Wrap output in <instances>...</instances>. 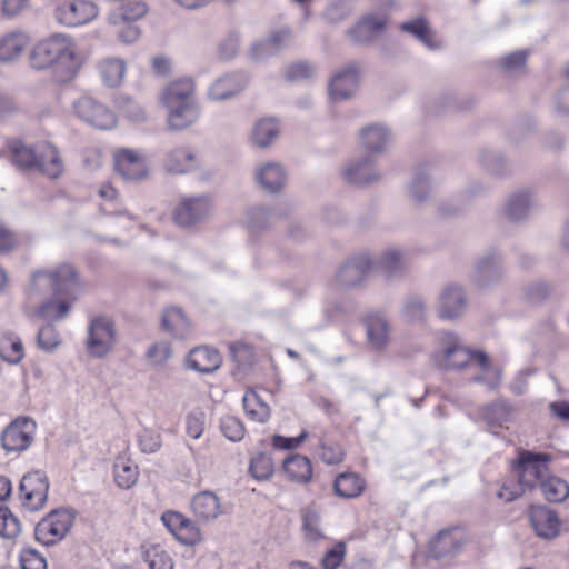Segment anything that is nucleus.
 <instances>
[{
	"mask_svg": "<svg viewBox=\"0 0 569 569\" xmlns=\"http://www.w3.org/2000/svg\"><path fill=\"white\" fill-rule=\"evenodd\" d=\"M49 495V479L40 471L23 476L19 487V498L24 509L38 511L42 509Z\"/></svg>",
	"mask_w": 569,
	"mask_h": 569,
	"instance_id": "nucleus-8",
	"label": "nucleus"
},
{
	"mask_svg": "<svg viewBox=\"0 0 569 569\" xmlns=\"http://www.w3.org/2000/svg\"><path fill=\"white\" fill-rule=\"evenodd\" d=\"M347 552V547L345 542L339 541L336 542L331 548H329L322 559L321 566L323 569H338L345 560Z\"/></svg>",
	"mask_w": 569,
	"mask_h": 569,
	"instance_id": "nucleus-43",
	"label": "nucleus"
},
{
	"mask_svg": "<svg viewBox=\"0 0 569 569\" xmlns=\"http://www.w3.org/2000/svg\"><path fill=\"white\" fill-rule=\"evenodd\" d=\"M12 487L11 481L7 477H0V501L8 499L11 496Z\"/></svg>",
	"mask_w": 569,
	"mask_h": 569,
	"instance_id": "nucleus-60",
	"label": "nucleus"
},
{
	"mask_svg": "<svg viewBox=\"0 0 569 569\" xmlns=\"http://www.w3.org/2000/svg\"><path fill=\"white\" fill-rule=\"evenodd\" d=\"M143 559L149 569H174L176 567L171 552L160 543L146 545Z\"/></svg>",
	"mask_w": 569,
	"mask_h": 569,
	"instance_id": "nucleus-28",
	"label": "nucleus"
},
{
	"mask_svg": "<svg viewBox=\"0 0 569 569\" xmlns=\"http://www.w3.org/2000/svg\"><path fill=\"white\" fill-rule=\"evenodd\" d=\"M186 431L192 439H199L204 431V415L193 412L187 417Z\"/></svg>",
	"mask_w": 569,
	"mask_h": 569,
	"instance_id": "nucleus-50",
	"label": "nucleus"
},
{
	"mask_svg": "<svg viewBox=\"0 0 569 569\" xmlns=\"http://www.w3.org/2000/svg\"><path fill=\"white\" fill-rule=\"evenodd\" d=\"M254 178L261 190L268 193H277L284 188L288 173L282 164L268 161L256 168Z\"/></svg>",
	"mask_w": 569,
	"mask_h": 569,
	"instance_id": "nucleus-13",
	"label": "nucleus"
},
{
	"mask_svg": "<svg viewBox=\"0 0 569 569\" xmlns=\"http://www.w3.org/2000/svg\"><path fill=\"white\" fill-rule=\"evenodd\" d=\"M38 166L44 174L50 178H58L63 171L62 160L57 149L49 144H40L37 147Z\"/></svg>",
	"mask_w": 569,
	"mask_h": 569,
	"instance_id": "nucleus-27",
	"label": "nucleus"
},
{
	"mask_svg": "<svg viewBox=\"0 0 569 569\" xmlns=\"http://www.w3.org/2000/svg\"><path fill=\"white\" fill-rule=\"evenodd\" d=\"M341 176L349 183L362 184L373 180L378 174L370 162L357 160L348 163L343 168Z\"/></svg>",
	"mask_w": 569,
	"mask_h": 569,
	"instance_id": "nucleus-30",
	"label": "nucleus"
},
{
	"mask_svg": "<svg viewBox=\"0 0 569 569\" xmlns=\"http://www.w3.org/2000/svg\"><path fill=\"white\" fill-rule=\"evenodd\" d=\"M221 430L230 441H240L246 433L243 423L234 417H227L222 420Z\"/></svg>",
	"mask_w": 569,
	"mask_h": 569,
	"instance_id": "nucleus-46",
	"label": "nucleus"
},
{
	"mask_svg": "<svg viewBox=\"0 0 569 569\" xmlns=\"http://www.w3.org/2000/svg\"><path fill=\"white\" fill-rule=\"evenodd\" d=\"M198 164L196 154L189 149H176L168 154L167 168L174 173H186Z\"/></svg>",
	"mask_w": 569,
	"mask_h": 569,
	"instance_id": "nucleus-33",
	"label": "nucleus"
},
{
	"mask_svg": "<svg viewBox=\"0 0 569 569\" xmlns=\"http://www.w3.org/2000/svg\"><path fill=\"white\" fill-rule=\"evenodd\" d=\"M176 1L186 8L194 9V8L207 4L211 0H176Z\"/></svg>",
	"mask_w": 569,
	"mask_h": 569,
	"instance_id": "nucleus-62",
	"label": "nucleus"
},
{
	"mask_svg": "<svg viewBox=\"0 0 569 569\" xmlns=\"http://www.w3.org/2000/svg\"><path fill=\"white\" fill-rule=\"evenodd\" d=\"M36 433V421L28 417H19L2 430L1 447L7 453L23 452L33 443Z\"/></svg>",
	"mask_w": 569,
	"mask_h": 569,
	"instance_id": "nucleus-6",
	"label": "nucleus"
},
{
	"mask_svg": "<svg viewBox=\"0 0 569 569\" xmlns=\"http://www.w3.org/2000/svg\"><path fill=\"white\" fill-rule=\"evenodd\" d=\"M516 472L525 489L540 486L548 477L547 460L542 456L523 453L516 466Z\"/></svg>",
	"mask_w": 569,
	"mask_h": 569,
	"instance_id": "nucleus-12",
	"label": "nucleus"
},
{
	"mask_svg": "<svg viewBox=\"0 0 569 569\" xmlns=\"http://www.w3.org/2000/svg\"><path fill=\"white\" fill-rule=\"evenodd\" d=\"M99 76L102 82L107 87L120 86L126 77L127 66L122 59L119 58H106L98 67Z\"/></svg>",
	"mask_w": 569,
	"mask_h": 569,
	"instance_id": "nucleus-26",
	"label": "nucleus"
},
{
	"mask_svg": "<svg viewBox=\"0 0 569 569\" xmlns=\"http://www.w3.org/2000/svg\"><path fill=\"white\" fill-rule=\"evenodd\" d=\"M21 532L19 519L6 507H0V536L16 538Z\"/></svg>",
	"mask_w": 569,
	"mask_h": 569,
	"instance_id": "nucleus-42",
	"label": "nucleus"
},
{
	"mask_svg": "<svg viewBox=\"0 0 569 569\" xmlns=\"http://www.w3.org/2000/svg\"><path fill=\"white\" fill-rule=\"evenodd\" d=\"M116 331L107 319H96L91 322L87 339L88 352L96 358L106 356L114 346Z\"/></svg>",
	"mask_w": 569,
	"mask_h": 569,
	"instance_id": "nucleus-11",
	"label": "nucleus"
},
{
	"mask_svg": "<svg viewBox=\"0 0 569 569\" xmlns=\"http://www.w3.org/2000/svg\"><path fill=\"white\" fill-rule=\"evenodd\" d=\"M359 84L358 73L355 68L349 67L336 72L329 81L328 94L332 102H340L350 99L357 91Z\"/></svg>",
	"mask_w": 569,
	"mask_h": 569,
	"instance_id": "nucleus-14",
	"label": "nucleus"
},
{
	"mask_svg": "<svg viewBox=\"0 0 569 569\" xmlns=\"http://www.w3.org/2000/svg\"><path fill=\"white\" fill-rule=\"evenodd\" d=\"M147 11V6L143 2H130L121 9L110 12L108 21L112 27H121L126 21H134L142 18Z\"/></svg>",
	"mask_w": 569,
	"mask_h": 569,
	"instance_id": "nucleus-35",
	"label": "nucleus"
},
{
	"mask_svg": "<svg viewBox=\"0 0 569 569\" xmlns=\"http://www.w3.org/2000/svg\"><path fill=\"white\" fill-rule=\"evenodd\" d=\"M249 472L257 481H267L274 473V465L271 456L264 452H257L249 462Z\"/></svg>",
	"mask_w": 569,
	"mask_h": 569,
	"instance_id": "nucleus-38",
	"label": "nucleus"
},
{
	"mask_svg": "<svg viewBox=\"0 0 569 569\" xmlns=\"http://www.w3.org/2000/svg\"><path fill=\"white\" fill-rule=\"evenodd\" d=\"M558 103L563 111L569 112V90L561 92Z\"/></svg>",
	"mask_w": 569,
	"mask_h": 569,
	"instance_id": "nucleus-63",
	"label": "nucleus"
},
{
	"mask_svg": "<svg viewBox=\"0 0 569 569\" xmlns=\"http://www.w3.org/2000/svg\"><path fill=\"white\" fill-rule=\"evenodd\" d=\"M191 509L202 521H210L221 513V503L213 492L202 491L192 498Z\"/></svg>",
	"mask_w": 569,
	"mask_h": 569,
	"instance_id": "nucleus-24",
	"label": "nucleus"
},
{
	"mask_svg": "<svg viewBox=\"0 0 569 569\" xmlns=\"http://www.w3.org/2000/svg\"><path fill=\"white\" fill-rule=\"evenodd\" d=\"M74 112L82 121L101 130L112 129L117 123L114 112L108 106L90 97L77 100Z\"/></svg>",
	"mask_w": 569,
	"mask_h": 569,
	"instance_id": "nucleus-9",
	"label": "nucleus"
},
{
	"mask_svg": "<svg viewBox=\"0 0 569 569\" xmlns=\"http://www.w3.org/2000/svg\"><path fill=\"white\" fill-rule=\"evenodd\" d=\"M308 432L302 430L297 437H284L280 435H273L271 438V445L278 450H295L302 446L307 440Z\"/></svg>",
	"mask_w": 569,
	"mask_h": 569,
	"instance_id": "nucleus-45",
	"label": "nucleus"
},
{
	"mask_svg": "<svg viewBox=\"0 0 569 569\" xmlns=\"http://www.w3.org/2000/svg\"><path fill=\"white\" fill-rule=\"evenodd\" d=\"M367 337L370 346L376 349H381L388 343L389 330L383 317L371 316L368 318Z\"/></svg>",
	"mask_w": 569,
	"mask_h": 569,
	"instance_id": "nucleus-34",
	"label": "nucleus"
},
{
	"mask_svg": "<svg viewBox=\"0 0 569 569\" xmlns=\"http://www.w3.org/2000/svg\"><path fill=\"white\" fill-rule=\"evenodd\" d=\"M82 290V282L71 264L32 273L26 289L28 303L36 317L46 321L63 319L71 302Z\"/></svg>",
	"mask_w": 569,
	"mask_h": 569,
	"instance_id": "nucleus-1",
	"label": "nucleus"
},
{
	"mask_svg": "<svg viewBox=\"0 0 569 569\" xmlns=\"http://www.w3.org/2000/svg\"><path fill=\"white\" fill-rule=\"evenodd\" d=\"M9 286V277L7 272L0 267V292L4 291Z\"/></svg>",
	"mask_w": 569,
	"mask_h": 569,
	"instance_id": "nucleus-64",
	"label": "nucleus"
},
{
	"mask_svg": "<svg viewBox=\"0 0 569 569\" xmlns=\"http://www.w3.org/2000/svg\"><path fill=\"white\" fill-rule=\"evenodd\" d=\"M162 330L174 339H187L192 332V321L189 316L177 307H168L161 315Z\"/></svg>",
	"mask_w": 569,
	"mask_h": 569,
	"instance_id": "nucleus-16",
	"label": "nucleus"
},
{
	"mask_svg": "<svg viewBox=\"0 0 569 569\" xmlns=\"http://www.w3.org/2000/svg\"><path fill=\"white\" fill-rule=\"evenodd\" d=\"M30 43L23 31H10L0 36V62H12L20 58Z\"/></svg>",
	"mask_w": 569,
	"mask_h": 569,
	"instance_id": "nucleus-22",
	"label": "nucleus"
},
{
	"mask_svg": "<svg viewBox=\"0 0 569 569\" xmlns=\"http://www.w3.org/2000/svg\"><path fill=\"white\" fill-rule=\"evenodd\" d=\"M402 28L420 39L427 47L435 48L437 46V42L432 39L431 31L425 20L419 19L403 23Z\"/></svg>",
	"mask_w": 569,
	"mask_h": 569,
	"instance_id": "nucleus-44",
	"label": "nucleus"
},
{
	"mask_svg": "<svg viewBox=\"0 0 569 569\" xmlns=\"http://www.w3.org/2000/svg\"><path fill=\"white\" fill-rule=\"evenodd\" d=\"M26 356L22 340L12 333H4L0 337V357L10 365H17Z\"/></svg>",
	"mask_w": 569,
	"mask_h": 569,
	"instance_id": "nucleus-32",
	"label": "nucleus"
},
{
	"mask_svg": "<svg viewBox=\"0 0 569 569\" xmlns=\"http://www.w3.org/2000/svg\"><path fill=\"white\" fill-rule=\"evenodd\" d=\"M463 306V295L459 288H446L440 295L439 313L442 318L450 319L459 316Z\"/></svg>",
	"mask_w": 569,
	"mask_h": 569,
	"instance_id": "nucleus-29",
	"label": "nucleus"
},
{
	"mask_svg": "<svg viewBox=\"0 0 569 569\" xmlns=\"http://www.w3.org/2000/svg\"><path fill=\"white\" fill-rule=\"evenodd\" d=\"M279 133L280 127L276 120L262 118L253 124L249 142L253 148L266 150L274 143Z\"/></svg>",
	"mask_w": 569,
	"mask_h": 569,
	"instance_id": "nucleus-23",
	"label": "nucleus"
},
{
	"mask_svg": "<svg viewBox=\"0 0 569 569\" xmlns=\"http://www.w3.org/2000/svg\"><path fill=\"white\" fill-rule=\"evenodd\" d=\"M22 569H47L46 558L34 549H24L20 553Z\"/></svg>",
	"mask_w": 569,
	"mask_h": 569,
	"instance_id": "nucleus-48",
	"label": "nucleus"
},
{
	"mask_svg": "<svg viewBox=\"0 0 569 569\" xmlns=\"http://www.w3.org/2000/svg\"><path fill=\"white\" fill-rule=\"evenodd\" d=\"M523 491L525 488L520 483L519 486H513L511 483V487L503 485L499 490L498 496L500 499L510 502L520 497L523 493Z\"/></svg>",
	"mask_w": 569,
	"mask_h": 569,
	"instance_id": "nucleus-57",
	"label": "nucleus"
},
{
	"mask_svg": "<svg viewBox=\"0 0 569 569\" xmlns=\"http://www.w3.org/2000/svg\"><path fill=\"white\" fill-rule=\"evenodd\" d=\"M117 170L128 180H140L150 172L147 159L132 150H122L116 157Z\"/></svg>",
	"mask_w": 569,
	"mask_h": 569,
	"instance_id": "nucleus-15",
	"label": "nucleus"
},
{
	"mask_svg": "<svg viewBox=\"0 0 569 569\" xmlns=\"http://www.w3.org/2000/svg\"><path fill=\"white\" fill-rule=\"evenodd\" d=\"M283 472L292 482L307 483L312 478V466L310 460L302 455H292L282 462Z\"/></svg>",
	"mask_w": 569,
	"mask_h": 569,
	"instance_id": "nucleus-25",
	"label": "nucleus"
},
{
	"mask_svg": "<svg viewBox=\"0 0 569 569\" xmlns=\"http://www.w3.org/2000/svg\"><path fill=\"white\" fill-rule=\"evenodd\" d=\"M363 489V480L355 473H342L335 481L336 493L342 498L358 497Z\"/></svg>",
	"mask_w": 569,
	"mask_h": 569,
	"instance_id": "nucleus-37",
	"label": "nucleus"
},
{
	"mask_svg": "<svg viewBox=\"0 0 569 569\" xmlns=\"http://www.w3.org/2000/svg\"><path fill=\"white\" fill-rule=\"evenodd\" d=\"M119 40L123 43H132L140 37L139 28L133 21H126L121 27H113Z\"/></svg>",
	"mask_w": 569,
	"mask_h": 569,
	"instance_id": "nucleus-51",
	"label": "nucleus"
},
{
	"mask_svg": "<svg viewBox=\"0 0 569 569\" xmlns=\"http://www.w3.org/2000/svg\"><path fill=\"white\" fill-rule=\"evenodd\" d=\"M302 530L309 541H318L325 537L319 512L311 509L306 510L302 517Z\"/></svg>",
	"mask_w": 569,
	"mask_h": 569,
	"instance_id": "nucleus-40",
	"label": "nucleus"
},
{
	"mask_svg": "<svg viewBox=\"0 0 569 569\" xmlns=\"http://www.w3.org/2000/svg\"><path fill=\"white\" fill-rule=\"evenodd\" d=\"M142 451L152 453L160 449L161 440L160 437L151 432H144L141 435L139 440Z\"/></svg>",
	"mask_w": 569,
	"mask_h": 569,
	"instance_id": "nucleus-54",
	"label": "nucleus"
},
{
	"mask_svg": "<svg viewBox=\"0 0 569 569\" xmlns=\"http://www.w3.org/2000/svg\"><path fill=\"white\" fill-rule=\"evenodd\" d=\"M161 520L172 536L183 546L194 547L203 542L204 537L197 523L177 511H166Z\"/></svg>",
	"mask_w": 569,
	"mask_h": 569,
	"instance_id": "nucleus-10",
	"label": "nucleus"
},
{
	"mask_svg": "<svg viewBox=\"0 0 569 569\" xmlns=\"http://www.w3.org/2000/svg\"><path fill=\"white\" fill-rule=\"evenodd\" d=\"M147 357H148L149 362L152 366L161 367L171 357V348H170L169 343H167V342L153 343L149 348V350L147 352Z\"/></svg>",
	"mask_w": 569,
	"mask_h": 569,
	"instance_id": "nucleus-47",
	"label": "nucleus"
},
{
	"mask_svg": "<svg viewBox=\"0 0 569 569\" xmlns=\"http://www.w3.org/2000/svg\"><path fill=\"white\" fill-rule=\"evenodd\" d=\"M531 526L542 539H553L560 533L561 521L557 513L546 507L533 508L530 515Z\"/></svg>",
	"mask_w": 569,
	"mask_h": 569,
	"instance_id": "nucleus-18",
	"label": "nucleus"
},
{
	"mask_svg": "<svg viewBox=\"0 0 569 569\" xmlns=\"http://www.w3.org/2000/svg\"><path fill=\"white\" fill-rule=\"evenodd\" d=\"M74 523V515L67 509H57L44 516L36 527V539L43 546L62 541Z\"/></svg>",
	"mask_w": 569,
	"mask_h": 569,
	"instance_id": "nucleus-5",
	"label": "nucleus"
},
{
	"mask_svg": "<svg viewBox=\"0 0 569 569\" xmlns=\"http://www.w3.org/2000/svg\"><path fill=\"white\" fill-rule=\"evenodd\" d=\"M62 343L61 336L51 325H44L40 328L37 336V345L44 352H53Z\"/></svg>",
	"mask_w": 569,
	"mask_h": 569,
	"instance_id": "nucleus-41",
	"label": "nucleus"
},
{
	"mask_svg": "<svg viewBox=\"0 0 569 569\" xmlns=\"http://www.w3.org/2000/svg\"><path fill=\"white\" fill-rule=\"evenodd\" d=\"M246 87V81L238 76H226L212 83L209 96L212 100H223L240 92Z\"/></svg>",
	"mask_w": 569,
	"mask_h": 569,
	"instance_id": "nucleus-31",
	"label": "nucleus"
},
{
	"mask_svg": "<svg viewBox=\"0 0 569 569\" xmlns=\"http://www.w3.org/2000/svg\"><path fill=\"white\" fill-rule=\"evenodd\" d=\"M112 477L116 486L119 489L130 490L139 481V467L137 462L130 457V455L122 452L113 460Z\"/></svg>",
	"mask_w": 569,
	"mask_h": 569,
	"instance_id": "nucleus-17",
	"label": "nucleus"
},
{
	"mask_svg": "<svg viewBox=\"0 0 569 569\" xmlns=\"http://www.w3.org/2000/svg\"><path fill=\"white\" fill-rule=\"evenodd\" d=\"M435 543L439 555L448 553L458 547V540L449 531L439 533Z\"/></svg>",
	"mask_w": 569,
	"mask_h": 569,
	"instance_id": "nucleus-52",
	"label": "nucleus"
},
{
	"mask_svg": "<svg viewBox=\"0 0 569 569\" xmlns=\"http://www.w3.org/2000/svg\"><path fill=\"white\" fill-rule=\"evenodd\" d=\"M152 66L158 73H166L171 69V61L166 57H154Z\"/></svg>",
	"mask_w": 569,
	"mask_h": 569,
	"instance_id": "nucleus-59",
	"label": "nucleus"
},
{
	"mask_svg": "<svg viewBox=\"0 0 569 569\" xmlns=\"http://www.w3.org/2000/svg\"><path fill=\"white\" fill-rule=\"evenodd\" d=\"M435 359L438 366L447 369H460L467 365L478 366L482 371L478 380L489 388L496 387L500 380V371L489 366L485 353L471 352L459 343L439 350Z\"/></svg>",
	"mask_w": 569,
	"mask_h": 569,
	"instance_id": "nucleus-4",
	"label": "nucleus"
},
{
	"mask_svg": "<svg viewBox=\"0 0 569 569\" xmlns=\"http://www.w3.org/2000/svg\"><path fill=\"white\" fill-rule=\"evenodd\" d=\"M86 54L71 36L54 33L38 41L30 51V64L36 70L53 68L61 80L77 76L86 62Z\"/></svg>",
	"mask_w": 569,
	"mask_h": 569,
	"instance_id": "nucleus-2",
	"label": "nucleus"
},
{
	"mask_svg": "<svg viewBox=\"0 0 569 569\" xmlns=\"http://www.w3.org/2000/svg\"><path fill=\"white\" fill-rule=\"evenodd\" d=\"M387 130L379 126H371L361 132V142L368 151H380L388 142Z\"/></svg>",
	"mask_w": 569,
	"mask_h": 569,
	"instance_id": "nucleus-39",
	"label": "nucleus"
},
{
	"mask_svg": "<svg viewBox=\"0 0 569 569\" xmlns=\"http://www.w3.org/2000/svg\"><path fill=\"white\" fill-rule=\"evenodd\" d=\"M288 569H317L312 563L301 559H292L288 563Z\"/></svg>",
	"mask_w": 569,
	"mask_h": 569,
	"instance_id": "nucleus-61",
	"label": "nucleus"
},
{
	"mask_svg": "<svg viewBox=\"0 0 569 569\" xmlns=\"http://www.w3.org/2000/svg\"><path fill=\"white\" fill-rule=\"evenodd\" d=\"M28 4V0H2L1 11L6 17L19 14Z\"/></svg>",
	"mask_w": 569,
	"mask_h": 569,
	"instance_id": "nucleus-56",
	"label": "nucleus"
},
{
	"mask_svg": "<svg viewBox=\"0 0 569 569\" xmlns=\"http://www.w3.org/2000/svg\"><path fill=\"white\" fill-rule=\"evenodd\" d=\"M242 408L246 417L253 423L263 425L271 418V407L269 402L256 389L244 391Z\"/></svg>",
	"mask_w": 569,
	"mask_h": 569,
	"instance_id": "nucleus-19",
	"label": "nucleus"
},
{
	"mask_svg": "<svg viewBox=\"0 0 569 569\" xmlns=\"http://www.w3.org/2000/svg\"><path fill=\"white\" fill-rule=\"evenodd\" d=\"M526 61V57L522 52H516L503 58L502 66L507 70H515L521 67Z\"/></svg>",
	"mask_w": 569,
	"mask_h": 569,
	"instance_id": "nucleus-58",
	"label": "nucleus"
},
{
	"mask_svg": "<svg viewBox=\"0 0 569 569\" xmlns=\"http://www.w3.org/2000/svg\"><path fill=\"white\" fill-rule=\"evenodd\" d=\"M18 244L17 237L4 226H0V252H8Z\"/></svg>",
	"mask_w": 569,
	"mask_h": 569,
	"instance_id": "nucleus-55",
	"label": "nucleus"
},
{
	"mask_svg": "<svg viewBox=\"0 0 569 569\" xmlns=\"http://www.w3.org/2000/svg\"><path fill=\"white\" fill-rule=\"evenodd\" d=\"M383 22H378L372 18H367L360 21L355 28V37L359 40H366L371 37L376 31L382 29Z\"/></svg>",
	"mask_w": 569,
	"mask_h": 569,
	"instance_id": "nucleus-49",
	"label": "nucleus"
},
{
	"mask_svg": "<svg viewBox=\"0 0 569 569\" xmlns=\"http://www.w3.org/2000/svg\"><path fill=\"white\" fill-rule=\"evenodd\" d=\"M159 100L167 110L168 124L172 129H183L198 118L194 86L189 79H179L169 83L162 90Z\"/></svg>",
	"mask_w": 569,
	"mask_h": 569,
	"instance_id": "nucleus-3",
	"label": "nucleus"
},
{
	"mask_svg": "<svg viewBox=\"0 0 569 569\" xmlns=\"http://www.w3.org/2000/svg\"><path fill=\"white\" fill-rule=\"evenodd\" d=\"M210 212V204L203 199H190L182 201L174 210L173 219L182 227H189Z\"/></svg>",
	"mask_w": 569,
	"mask_h": 569,
	"instance_id": "nucleus-21",
	"label": "nucleus"
},
{
	"mask_svg": "<svg viewBox=\"0 0 569 569\" xmlns=\"http://www.w3.org/2000/svg\"><path fill=\"white\" fill-rule=\"evenodd\" d=\"M220 353L209 347H196L187 356V368L200 372L210 373L221 366Z\"/></svg>",
	"mask_w": 569,
	"mask_h": 569,
	"instance_id": "nucleus-20",
	"label": "nucleus"
},
{
	"mask_svg": "<svg viewBox=\"0 0 569 569\" xmlns=\"http://www.w3.org/2000/svg\"><path fill=\"white\" fill-rule=\"evenodd\" d=\"M545 498L550 502H562L569 497V485L566 480L548 476L540 485Z\"/></svg>",
	"mask_w": 569,
	"mask_h": 569,
	"instance_id": "nucleus-36",
	"label": "nucleus"
},
{
	"mask_svg": "<svg viewBox=\"0 0 569 569\" xmlns=\"http://www.w3.org/2000/svg\"><path fill=\"white\" fill-rule=\"evenodd\" d=\"M16 161L22 167L38 166L39 158L37 157V148H21L16 152Z\"/></svg>",
	"mask_w": 569,
	"mask_h": 569,
	"instance_id": "nucleus-53",
	"label": "nucleus"
},
{
	"mask_svg": "<svg viewBox=\"0 0 569 569\" xmlns=\"http://www.w3.org/2000/svg\"><path fill=\"white\" fill-rule=\"evenodd\" d=\"M99 16V7L91 0H68L54 9L56 21L67 28L89 24Z\"/></svg>",
	"mask_w": 569,
	"mask_h": 569,
	"instance_id": "nucleus-7",
	"label": "nucleus"
}]
</instances>
